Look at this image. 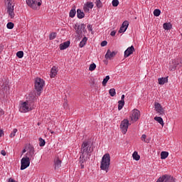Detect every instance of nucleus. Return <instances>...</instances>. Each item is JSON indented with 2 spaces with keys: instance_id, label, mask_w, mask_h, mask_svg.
Wrapping results in <instances>:
<instances>
[{
  "instance_id": "nucleus-11",
  "label": "nucleus",
  "mask_w": 182,
  "mask_h": 182,
  "mask_svg": "<svg viewBox=\"0 0 182 182\" xmlns=\"http://www.w3.org/2000/svg\"><path fill=\"white\" fill-rule=\"evenodd\" d=\"M33 157H35V148L29 145L27 153L26 154V158L33 160Z\"/></svg>"
},
{
  "instance_id": "nucleus-36",
  "label": "nucleus",
  "mask_w": 182,
  "mask_h": 182,
  "mask_svg": "<svg viewBox=\"0 0 182 182\" xmlns=\"http://www.w3.org/2000/svg\"><path fill=\"white\" fill-rule=\"evenodd\" d=\"M161 14V11H160V9H156L154 11V15L155 16H160Z\"/></svg>"
},
{
  "instance_id": "nucleus-48",
  "label": "nucleus",
  "mask_w": 182,
  "mask_h": 182,
  "mask_svg": "<svg viewBox=\"0 0 182 182\" xmlns=\"http://www.w3.org/2000/svg\"><path fill=\"white\" fill-rule=\"evenodd\" d=\"M1 154L2 156H6V152L5 151V150H1Z\"/></svg>"
},
{
  "instance_id": "nucleus-15",
  "label": "nucleus",
  "mask_w": 182,
  "mask_h": 182,
  "mask_svg": "<svg viewBox=\"0 0 182 182\" xmlns=\"http://www.w3.org/2000/svg\"><path fill=\"white\" fill-rule=\"evenodd\" d=\"M74 29L76 33L80 36L82 35L83 31H85V24H75L74 26Z\"/></svg>"
},
{
  "instance_id": "nucleus-7",
  "label": "nucleus",
  "mask_w": 182,
  "mask_h": 182,
  "mask_svg": "<svg viewBox=\"0 0 182 182\" xmlns=\"http://www.w3.org/2000/svg\"><path fill=\"white\" fill-rule=\"evenodd\" d=\"M26 2L30 8L36 11V9H39L41 5H42V0H26Z\"/></svg>"
},
{
  "instance_id": "nucleus-50",
  "label": "nucleus",
  "mask_w": 182,
  "mask_h": 182,
  "mask_svg": "<svg viewBox=\"0 0 182 182\" xmlns=\"http://www.w3.org/2000/svg\"><path fill=\"white\" fill-rule=\"evenodd\" d=\"M121 102H124V95H122L121 97Z\"/></svg>"
},
{
  "instance_id": "nucleus-5",
  "label": "nucleus",
  "mask_w": 182,
  "mask_h": 182,
  "mask_svg": "<svg viewBox=\"0 0 182 182\" xmlns=\"http://www.w3.org/2000/svg\"><path fill=\"white\" fill-rule=\"evenodd\" d=\"M45 86V80L43 79L37 77L35 80V90H36V95L41 96L43 87Z\"/></svg>"
},
{
  "instance_id": "nucleus-24",
  "label": "nucleus",
  "mask_w": 182,
  "mask_h": 182,
  "mask_svg": "<svg viewBox=\"0 0 182 182\" xmlns=\"http://www.w3.org/2000/svg\"><path fill=\"white\" fill-rule=\"evenodd\" d=\"M77 16L78 18V19H83V18H85V13L83 11H82L81 9H77Z\"/></svg>"
},
{
  "instance_id": "nucleus-53",
  "label": "nucleus",
  "mask_w": 182,
  "mask_h": 182,
  "mask_svg": "<svg viewBox=\"0 0 182 182\" xmlns=\"http://www.w3.org/2000/svg\"><path fill=\"white\" fill-rule=\"evenodd\" d=\"M51 134H53L54 132H50Z\"/></svg>"
},
{
  "instance_id": "nucleus-25",
  "label": "nucleus",
  "mask_w": 182,
  "mask_h": 182,
  "mask_svg": "<svg viewBox=\"0 0 182 182\" xmlns=\"http://www.w3.org/2000/svg\"><path fill=\"white\" fill-rule=\"evenodd\" d=\"M159 85H164L168 82V78L167 77H161L158 79Z\"/></svg>"
},
{
  "instance_id": "nucleus-46",
  "label": "nucleus",
  "mask_w": 182,
  "mask_h": 182,
  "mask_svg": "<svg viewBox=\"0 0 182 182\" xmlns=\"http://www.w3.org/2000/svg\"><path fill=\"white\" fill-rule=\"evenodd\" d=\"M87 28H88V31H90V32H92L93 31V29L92 28V26L91 25H88Z\"/></svg>"
},
{
  "instance_id": "nucleus-20",
  "label": "nucleus",
  "mask_w": 182,
  "mask_h": 182,
  "mask_svg": "<svg viewBox=\"0 0 182 182\" xmlns=\"http://www.w3.org/2000/svg\"><path fill=\"white\" fill-rule=\"evenodd\" d=\"M70 46V41H65L60 45V50H65V49H68Z\"/></svg>"
},
{
  "instance_id": "nucleus-40",
  "label": "nucleus",
  "mask_w": 182,
  "mask_h": 182,
  "mask_svg": "<svg viewBox=\"0 0 182 182\" xmlns=\"http://www.w3.org/2000/svg\"><path fill=\"white\" fill-rule=\"evenodd\" d=\"M95 4L97 8H102V6H103V4H102V1L100 0H97Z\"/></svg>"
},
{
  "instance_id": "nucleus-14",
  "label": "nucleus",
  "mask_w": 182,
  "mask_h": 182,
  "mask_svg": "<svg viewBox=\"0 0 182 182\" xmlns=\"http://www.w3.org/2000/svg\"><path fill=\"white\" fill-rule=\"evenodd\" d=\"M93 6H95V4H93V2L92 1L85 3L83 6L84 12L89 14V12H90V9H93Z\"/></svg>"
},
{
  "instance_id": "nucleus-2",
  "label": "nucleus",
  "mask_w": 182,
  "mask_h": 182,
  "mask_svg": "<svg viewBox=\"0 0 182 182\" xmlns=\"http://www.w3.org/2000/svg\"><path fill=\"white\" fill-rule=\"evenodd\" d=\"M92 153H93V148H92L89 141H83L81 146L80 163H85L92 156Z\"/></svg>"
},
{
  "instance_id": "nucleus-10",
  "label": "nucleus",
  "mask_w": 182,
  "mask_h": 182,
  "mask_svg": "<svg viewBox=\"0 0 182 182\" xmlns=\"http://www.w3.org/2000/svg\"><path fill=\"white\" fill-rule=\"evenodd\" d=\"M123 134L127 133V129H129V119H124L121 122L119 126Z\"/></svg>"
},
{
  "instance_id": "nucleus-3",
  "label": "nucleus",
  "mask_w": 182,
  "mask_h": 182,
  "mask_svg": "<svg viewBox=\"0 0 182 182\" xmlns=\"http://www.w3.org/2000/svg\"><path fill=\"white\" fill-rule=\"evenodd\" d=\"M110 167V154H105L101 160V165L100 168L101 170H103L104 171H109V168Z\"/></svg>"
},
{
  "instance_id": "nucleus-45",
  "label": "nucleus",
  "mask_w": 182,
  "mask_h": 182,
  "mask_svg": "<svg viewBox=\"0 0 182 182\" xmlns=\"http://www.w3.org/2000/svg\"><path fill=\"white\" fill-rule=\"evenodd\" d=\"M107 45V41H104L101 43V46H106Z\"/></svg>"
},
{
  "instance_id": "nucleus-35",
  "label": "nucleus",
  "mask_w": 182,
  "mask_h": 182,
  "mask_svg": "<svg viewBox=\"0 0 182 182\" xmlns=\"http://www.w3.org/2000/svg\"><path fill=\"white\" fill-rule=\"evenodd\" d=\"M46 144V142L45 141V139H43L42 138H39V146H40V147H43V146H45Z\"/></svg>"
},
{
  "instance_id": "nucleus-4",
  "label": "nucleus",
  "mask_w": 182,
  "mask_h": 182,
  "mask_svg": "<svg viewBox=\"0 0 182 182\" xmlns=\"http://www.w3.org/2000/svg\"><path fill=\"white\" fill-rule=\"evenodd\" d=\"M6 80L0 81V99L5 98L9 92V85Z\"/></svg>"
},
{
  "instance_id": "nucleus-28",
  "label": "nucleus",
  "mask_w": 182,
  "mask_h": 182,
  "mask_svg": "<svg viewBox=\"0 0 182 182\" xmlns=\"http://www.w3.org/2000/svg\"><path fill=\"white\" fill-rule=\"evenodd\" d=\"M168 157V152L167 151H162L161 153V160H166Z\"/></svg>"
},
{
  "instance_id": "nucleus-8",
  "label": "nucleus",
  "mask_w": 182,
  "mask_h": 182,
  "mask_svg": "<svg viewBox=\"0 0 182 182\" xmlns=\"http://www.w3.org/2000/svg\"><path fill=\"white\" fill-rule=\"evenodd\" d=\"M156 182H176V178L171 176L165 174L159 177Z\"/></svg>"
},
{
  "instance_id": "nucleus-18",
  "label": "nucleus",
  "mask_w": 182,
  "mask_h": 182,
  "mask_svg": "<svg viewBox=\"0 0 182 182\" xmlns=\"http://www.w3.org/2000/svg\"><path fill=\"white\" fill-rule=\"evenodd\" d=\"M128 28H129V21H124L119 30V33H124V31H127Z\"/></svg>"
},
{
  "instance_id": "nucleus-49",
  "label": "nucleus",
  "mask_w": 182,
  "mask_h": 182,
  "mask_svg": "<svg viewBox=\"0 0 182 182\" xmlns=\"http://www.w3.org/2000/svg\"><path fill=\"white\" fill-rule=\"evenodd\" d=\"M2 135H4V130L0 129V137H2Z\"/></svg>"
},
{
  "instance_id": "nucleus-43",
  "label": "nucleus",
  "mask_w": 182,
  "mask_h": 182,
  "mask_svg": "<svg viewBox=\"0 0 182 182\" xmlns=\"http://www.w3.org/2000/svg\"><path fill=\"white\" fill-rule=\"evenodd\" d=\"M146 139H147V135L142 134L141 136V139L142 140V141H146Z\"/></svg>"
},
{
  "instance_id": "nucleus-22",
  "label": "nucleus",
  "mask_w": 182,
  "mask_h": 182,
  "mask_svg": "<svg viewBox=\"0 0 182 182\" xmlns=\"http://www.w3.org/2000/svg\"><path fill=\"white\" fill-rule=\"evenodd\" d=\"M58 75V68H56V66H53L51 70H50V77L51 78L55 77V76H56Z\"/></svg>"
},
{
  "instance_id": "nucleus-37",
  "label": "nucleus",
  "mask_w": 182,
  "mask_h": 182,
  "mask_svg": "<svg viewBox=\"0 0 182 182\" xmlns=\"http://www.w3.org/2000/svg\"><path fill=\"white\" fill-rule=\"evenodd\" d=\"M16 56L17 58H18L19 59H22V58H23V51H18L16 53Z\"/></svg>"
},
{
  "instance_id": "nucleus-41",
  "label": "nucleus",
  "mask_w": 182,
  "mask_h": 182,
  "mask_svg": "<svg viewBox=\"0 0 182 182\" xmlns=\"http://www.w3.org/2000/svg\"><path fill=\"white\" fill-rule=\"evenodd\" d=\"M56 38V33H51L49 36V39L50 41H53V39H55Z\"/></svg>"
},
{
  "instance_id": "nucleus-13",
  "label": "nucleus",
  "mask_w": 182,
  "mask_h": 182,
  "mask_svg": "<svg viewBox=\"0 0 182 182\" xmlns=\"http://www.w3.org/2000/svg\"><path fill=\"white\" fill-rule=\"evenodd\" d=\"M154 107H155V111L156 112V113L159 114V116H163L164 114V108H163V107L160 103L155 102Z\"/></svg>"
},
{
  "instance_id": "nucleus-39",
  "label": "nucleus",
  "mask_w": 182,
  "mask_h": 182,
  "mask_svg": "<svg viewBox=\"0 0 182 182\" xmlns=\"http://www.w3.org/2000/svg\"><path fill=\"white\" fill-rule=\"evenodd\" d=\"M95 69H96V64L95 63L90 64L89 67V70H90V72H93Z\"/></svg>"
},
{
  "instance_id": "nucleus-17",
  "label": "nucleus",
  "mask_w": 182,
  "mask_h": 182,
  "mask_svg": "<svg viewBox=\"0 0 182 182\" xmlns=\"http://www.w3.org/2000/svg\"><path fill=\"white\" fill-rule=\"evenodd\" d=\"M134 46H131L130 47H129L125 51H124V58H129V56H130V55H133V53L134 52Z\"/></svg>"
},
{
  "instance_id": "nucleus-16",
  "label": "nucleus",
  "mask_w": 182,
  "mask_h": 182,
  "mask_svg": "<svg viewBox=\"0 0 182 182\" xmlns=\"http://www.w3.org/2000/svg\"><path fill=\"white\" fill-rule=\"evenodd\" d=\"M178 66L181 67V61L179 63L178 59H174V60H172V63L170 65L169 69L170 70H176V68Z\"/></svg>"
},
{
  "instance_id": "nucleus-9",
  "label": "nucleus",
  "mask_w": 182,
  "mask_h": 182,
  "mask_svg": "<svg viewBox=\"0 0 182 182\" xmlns=\"http://www.w3.org/2000/svg\"><path fill=\"white\" fill-rule=\"evenodd\" d=\"M31 166V159L26 158V156L23 157L21 160V170H25Z\"/></svg>"
},
{
  "instance_id": "nucleus-30",
  "label": "nucleus",
  "mask_w": 182,
  "mask_h": 182,
  "mask_svg": "<svg viewBox=\"0 0 182 182\" xmlns=\"http://www.w3.org/2000/svg\"><path fill=\"white\" fill-rule=\"evenodd\" d=\"M75 15H76V10L75 9H72L70 11V14H69L70 18H75Z\"/></svg>"
},
{
  "instance_id": "nucleus-29",
  "label": "nucleus",
  "mask_w": 182,
  "mask_h": 182,
  "mask_svg": "<svg viewBox=\"0 0 182 182\" xmlns=\"http://www.w3.org/2000/svg\"><path fill=\"white\" fill-rule=\"evenodd\" d=\"M164 29H165V31H170V29H171V23H164L163 25Z\"/></svg>"
},
{
  "instance_id": "nucleus-12",
  "label": "nucleus",
  "mask_w": 182,
  "mask_h": 182,
  "mask_svg": "<svg viewBox=\"0 0 182 182\" xmlns=\"http://www.w3.org/2000/svg\"><path fill=\"white\" fill-rule=\"evenodd\" d=\"M140 112L139 109H133L130 116L132 122H137L140 119Z\"/></svg>"
},
{
  "instance_id": "nucleus-27",
  "label": "nucleus",
  "mask_w": 182,
  "mask_h": 182,
  "mask_svg": "<svg viewBox=\"0 0 182 182\" xmlns=\"http://www.w3.org/2000/svg\"><path fill=\"white\" fill-rule=\"evenodd\" d=\"M132 157L134 160H136V161H139V160H140V155H139V153H137V151H134L132 154Z\"/></svg>"
},
{
  "instance_id": "nucleus-19",
  "label": "nucleus",
  "mask_w": 182,
  "mask_h": 182,
  "mask_svg": "<svg viewBox=\"0 0 182 182\" xmlns=\"http://www.w3.org/2000/svg\"><path fill=\"white\" fill-rule=\"evenodd\" d=\"M62 167V161L59 159V158H57L54 160V168L55 170H58Z\"/></svg>"
},
{
  "instance_id": "nucleus-31",
  "label": "nucleus",
  "mask_w": 182,
  "mask_h": 182,
  "mask_svg": "<svg viewBox=\"0 0 182 182\" xmlns=\"http://www.w3.org/2000/svg\"><path fill=\"white\" fill-rule=\"evenodd\" d=\"M124 107V101H119L118 102V110H122Z\"/></svg>"
},
{
  "instance_id": "nucleus-38",
  "label": "nucleus",
  "mask_w": 182,
  "mask_h": 182,
  "mask_svg": "<svg viewBox=\"0 0 182 182\" xmlns=\"http://www.w3.org/2000/svg\"><path fill=\"white\" fill-rule=\"evenodd\" d=\"M14 24L12 22H9L6 25L7 29H14Z\"/></svg>"
},
{
  "instance_id": "nucleus-44",
  "label": "nucleus",
  "mask_w": 182,
  "mask_h": 182,
  "mask_svg": "<svg viewBox=\"0 0 182 182\" xmlns=\"http://www.w3.org/2000/svg\"><path fill=\"white\" fill-rule=\"evenodd\" d=\"M4 114H5V111L0 108V117L1 116H4Z\"/></svg>"
},
{
  "instance_id": "nucleus-6",
  "label": "nucleus",
  "mask_w": 182,
  "mask_h": 182,
  "mask_svg": "<svg viewBox=\"0 0 182 182\" xmlns=\"http://www.w3.org/2000/svg\"><path fill=\"white\" fill-rule=\"evenodd\" d=\"M5 2L7 5V14L9 18L13 19V18H15V12L14 11L15 4L12 3V0H5Z\"/></svg>"
},
{
  "instance_id": "nucleus-21",
  "label": "nucleus",
  "mask_w": 182,
  "mask_h": 182,
  "mask_svg": "<svg viewBox=\"0 0 182 182\" xmlns=\"http://www.w3.org/2000/svg\"><path fill=\"white\" fill-rule=\"evenodd\" d=\"M115 55H116V52H114V51L112 52V51H110V50H108L105 54V58L107 59L110 60V59H112V58H114Z\"/></svg>"
},
{
  "instance_id": "nucleus-1",
  "label": "nucleus",
  "mask_w": 182,
  "mask_h": 182,
  "mask_svg": "<svg viewBox=\"0 0 182 182\" xmlns=\"http://www.w3.org/2000/svg\"><path fill=\"white\" fill-rule=\"evenodd\" d=\"M36 99L35 97V94L33 92H31L28 95V100L26 101H20L18 110L21 113H28V112H31V110H33L35 109V104L33 102Z\"/></svg>"
},
{
  "instance_id": "nucleus-34",
  "label": "nucleus",
  "mask_w": 182,
  "mask_h": 182,
  "mask_svg": "<svg viewBox=\"0 0 182 182\" xmlns=\"http://www.w3.org/2000/svg\"><path fill=\"white\" fill-rule=\"evenodd\" d=\"M109 79H110V76L107 75L102 81V86H106V85L107 84V82H109Z\"/></svg>"
},
{
  "instance_id": "nucleus-32",
  "label": "nucleus",
  "mask_w": 182,
  "mask_h": 182,
  "mask_svg": "<svg viewBox=\"0 0 182 182\" xmlns=\"http://www.w3.org/2000/svg\"><path fill=\"white\" fill-rule=\"evenodd\" d=\"M109 93L112 97H114L116 96V89L112 88L109 90Z\"/></svg>"
},
{
  "instance_id": "nucleus-47",
  "label": "nucleus",
  "mask_w": 182,
  "mask_h": 182,
  "mask_svg": "<svg viewBox=\"0 0 182 182\" xmlns=\"http://www.w3.org/2000/svg\"><path fill=\"white\" fill-rule=\"evenodd\" d=\"M110 35H111V36H116V31H112L110 33Z\"/></svg>"
},
{
  "instance_id": "nucleus-33",
  "label": "nucleus",
  "mask_w": 182,
  "mask_h": 182,
  "mask_svg": "<svg viewBox=\"0 0 182 182\" xmlns=\"http://www.w3.org/2000/svg\"><path fill=\"white\" fill-rule=\"evenodd\" d=\"M16 133H18V129L15 128L13 129V132L9 135V137H11V139H13V137H15V136H16Z\"/></svg>"
},
{
  "instance_id": "nucleus-42",
  "label": "nucleus",
  "mask_w": 182,
  "mask_h": 182,
  "mask_svg": "<svg viewBox=\"0 0 182 182\" xmlns=\"http://www.w3.org/2000/svg\"><path fill=\"white\" fill-rule=\"evenodd\" d=\"M112 6H119V0H112Z\"/></svg>"
},
{
  "instance_id": "nucleus-26",
  "label": "nucleus",
  "mask_w": 182,
  "mask_h": 182,
  "mask_svg": "<svg viewBox=\"0 0 182 182\" xmlns=\"http://www.w3.org/2000/svg\"><path fill=\"white\" fill-rule=\"evenodd\" d=\"M87 43V37H84L82 40L80 42L79 46L80 48H83L85 45Z\"/></svg>"
},
{
  "instance_id": "nucleus-52",
  "label": "nucleus",
  "mask_w": 182,
  "mask_h": 182,
  "mask_svg": "<svg viewBox=\"0 0 182 182\" xmlns=\"http://www.w3.org/2000/svg\"><path fill=\"white\" fill-rule=\"evenodd\" d=\"M68 106V103H64V107H66Z\"/></svg>"
},
{
  "instance_id": "nucleus-51",
  "label": "nucleus",
  "mask_w": 182,
  "mask_h": 182,
  "mask_svg": "<svg viewBox=\"0 0 182 182\" xmlns=\"http://www.w3.org/2000/svg\"><path fill=\"white\" fill-rule=\"evenodd\" d=\"M24 153H26V149H23V151H22V154H23Z\"/></svg>"
},
{
  "instance_id": "nucleus-23",
  "label": "nucleus",
  "mask_w": 182,
  "mask_h": 182,
  "mask_svg": "<svg viewBox=\"0 0 182 182\" xmlns=\"http://www.w3.org/2000/svg\"><path fill=\"white\" fill-rule=\"evenodd\" d=\"M154 119L158 123H159V124H161L162 127H164V121L163 120V118H161V117H155Z\"/></svg>"
}]
</instances>
